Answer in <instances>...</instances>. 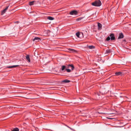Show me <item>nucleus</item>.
<instances>
[{"instance_id": "6", "label": "nucleus", "mask_w": 131, "mask_h": 131, "mask_svg": "<svg viewBox=\"0 0 131 131\" xmlns=\"http://www.w3.org/2000/svg\"><path fill=\"white\" fill-rule=\"evenodd\" d=\"M123 75V73L121 72H116L115 73V75L116 76L122 75Z\"/></svg>"}, {"instance_id": "19", "label": "nucleus", "mask_w": 131, "mask_h": 131, "mask_svg": "<svg viewBox=\"0 0 131 131\" xmlns=\"http://www.w3.org/2000/svg\"><path fill=\"white\" fill-rule=\"evenodd\" d=\"M48 19L49 20H52L54 19V18L50 16H48L47 17Z\"/></svg>"}, {"instance_id": "11", "label": "nucleus", "mask_w": 131, "mask_h": 131, "mask_svg": "<svg viewBox=\"0 0 131 131\" xmlns=\"http://www.w3.org/2000/svg\"><path fill=\"white\" fill-rule=\"evenodd\" d=\"M87 48H89V49H94L95 48V46H94L93 45L87 46Z\"/></svg>"}, {"instance_id": "12", "label": "nucleus", "mask_w": 131, "mask_h": 131, "mask_svg": "<svg viewBox=\"0 0 131 131\" xmlns=\"http://www.w3.org/2000/svg\"><path fill=\"white\" fill-rule=\"evenodd\" d=\"M50 31L49 30H45L44 31V33L47 35H49L50 32Z\"/></svg>"}, {"instance_id": "25", "label": "nucleus", "mask_w": 131, "mask_h": 131, "mask_svg": "<svg viewBox=\"0 0 131 131\" xmlns=\"http://www.w3.org/2000/svg\"><path fill=\"white\" fill-rule=\"evenodd\" d=\"M19 65H14V67L15 68L16 67H19Z\"/></svg>"}, {"instance_id": "3", "label": "nucleus", "mask_w": 131, "mask_h": 131, "mask_svg": "<svg viewBox=\"0 0 131 131\" xmlns=\"http://www.w3.org/2000/svg\"><path fill=\"white\" fill-rule=\"evenodd\" d=\"M110 36L111 37L110 38L111 40H115V37L114 34L111 33L110 35Z\"/></svg>"}, {"instance_id": "14", "label": "nucleus", "mask_w": 131, "mask_h": 131, "mask_svg": "<svg viewBox=\"0 0 131 131\" xmlns=\"http://www.w3.org/2000/svg\"><path fill=\"white\" fill-rule=\"evenodd\" d=\"M70 81L68 80L67 79H65L64 80H63L62 81V82L66 83H69L70 82Z\"/></svg>"}, {"instance_id": "16", "label": "nucleus", "mask_w": 131, "mask_h": 131, "mask_svg": "<svg viewBox=\"0 0 131 131\" xmlns=\"http://www.w3.org/2000/svg\"><path fill=\"white\" fill-rule=\"evenodd\" d=\"M112 52V50L111 49H108L106 50L105 53L108 54Z\"/></svg>"}, {"instance_id": "7", "label": "nucleus", "mask_w": 131, "mask_h": 131, "mask_svg": "<svg viewBox=\"0 0 131 131\" xmlns=\"http://www.w3.org/2000/svg\"><path fill=\"white\" fill-rule=\"evenodd\" d=\"M66 67L65 66L63 65L61 66V70L62 71L64 72L66 71Z\"/></svg>"}, {"instance_id": "28", "label": "nucleus", "mask_w": 131, "mask_h": 131, "mask_svg": "<svg viewBox=\"0 0 131 131\" xmlns=\"http://www.w3.org/2000/svg\"><path fill=\"white\" fill-rule=\"evenodd\" d=\"M19 22L18 21H17L15 22V23H18Z\"/></svg>"}, {"instance_id": "9", "label": "nucleus", "mask_w": 131, "mask_h": 131, "mask_svg": "<svg viewBox=\"0 0 131 131\" xmlns=\"http://www.w3.org/2000/svg\"><path fill=\"white\" fill-rule=\"evenodd\" d=\"M98 29L99 30H101L102 29V25L99 23H98Z\"/></svg>"}, {"instance_id": "1", "label": "nucleus", "mask_w": 131, "mask_h": 131, "mask_svg": "<svg viewBox=\"0 0 131 131\" xmlns=\"http://www.w3.org/2000/svg\"><path fill=\"white\" fill-rule=\"evenodd\" d=\"M102 3L100 0H97L92 4V5L96 6H100L101 5Z\"/></svg>"}, {"instance_id": "24", "label": "nucleus", "mask_w": 131, "mask_h": 131, "mask_svg": "<svg viewBox=\"0 0 131 131\" xmlns=\"http://www.w3.org/2000/svg\"><path fill=\"white\" fill-rule=\"evenodd\" d=\"M14 67V66H7L6 67V68H13Z\"/></svg>"}, {"instance_id": "2", "label": "nucleus", "mask_w": 131, "mask_h": 131, "mask_svg": "<svg viewBox=\"0 0 131 131\" xmlns=\"http://www.w3.org/2000/svg\"><path fill=\"white\" fill-rule=\"evenodd\" d=\"M71 15H77L78 14V12L76 10H73L71 11L69 13Z\"/></svg>"}, {"instance_id": "18", "label": "nucleus", "mask_w": 131, "mask_h": 131, "mask_svg": "<svg viewBox=\"0 0 131 131\" xmlns=\"http://www.w3.org/2000/svg\"><path fill=\"white\" fill-rule=\"evenodd\" d=\"M35 1H33L31 2H30L29 3V4L31 6L34 5V2H35Z\"/></svg>"}, {"instance_id": "8", "label": "nucleus", "mask_w": 131, "mask_h": 131, "mask_svg": "<svg viewBox=\"0 0 131 131\" xmlns=\"http://www.w3.org/2000/svg\"><path fill=\"white\" fill-rule=\"evenodd\" d=\"M41 39L38 37H35V38L33 39V41H39V40H41Z\"/></svg>"}, {"instance_id": "23", "label": "nucleus", "mask_w": 131, "mask_h": 131, "mask_svg": "<svg viewBox=\"0 0 131 131\" xmlns=\"http://www.w3.org/2000/svg\"><path fill=\"white\" fill-rule=\"evenodd\" d=\"M110 37L108 36L106 38V40L107 41H108L110 40Z\"/></svg>"}, {"instance_id": "21", "label": "nucleus", "mask_w": 131, "mask_h": 131, "mask_svg": "<svg viewBox=\"0 0 131 131\" xmlns=\"http://www.w3.org/2000/svg\"><path fill=\"white\" fill-rule=\"evenodd\" d=\"M83 17H81L78 18L76 19V20L77 21H78L81 20V19H83Z\"/></svg>"}, {"instance_id": "4", "label": "nucleus", "mask_w": 131, "mask_h": 131, "mask_svg": "<svg viewBox=\"0 0 131 131\" xmlns=\"http://www.w3.org/2000/svg\"><path fill=\"white\" fill-rule=\"evenodd\" d=\"M9 6V5L8 6H7L6 8L4 9L1 12V15H3L6 12V11L8 9Z\"/></svg>"}, {"instance_id": "5", "label": "nucleus", "mask_w": 131, "mask_h": 131, "mask_svg": "<svg viewBox=\"0 0 131 131\" xmlns=\"http://www.w3.org/2000/svg\"><path fill=\"white\" fill-rule=\"evenodd\" d=\"M124 37V35L122 32H121L119 33V36L118 37V39H122Z\"/></svg>"}, {"instance_id": "20", "label": "nucleus", "mask_w": 131, "mask_h": 131, "mask_svg": "<svg viewBox=\"0 0 131 131\" xmlns=\"http://www.w3.org/2000/svg\"><path fill=\"white\" fill-rule=\"evenodd\" d=\"M80 33L79 32H78L76 33V35L77 36L78 38H79L80 37L79 36H80Z\"/></svg>"}, {"instance_id": "27", "label": "nucleus", "mask_w": 131, "mask_h": 131, "mask_svg": "<svg viewBox=\"0 0 131 131\" xmlns=\"http://www.w3.org/2000/svg\"><path fill=\"white\" fill-rule=\"evenodd\" d=\"M99 113H101V114H105L104 113H101V112H98Z\"/></svg>"}, {"instance_id": "26", "label": "nucleus", "mask_w": 131, "mask_h": 131, "mask_svg": "<svg viewBox=\"0 0 131 131\" xmlns=\"http://www.w3.org/2000/svg\"><path fill=\"white\" fill-rule=\"evenodd\" d=\"M123 41H124V42H126V40L125 39H123Z\"/></svg>"}, {"instance_id": "29", "label": "nucleus", "mask_w": 131, "mask_h": 131, "mask_svg": "<svg viewBox=\"0 0 131 131\" xmlns=\"http://www.w3.org/2000/svg\"><path fill=\"white\" fill-rule=\"evenodd\" d=\"M43 85H47L46 84H43Z\"/></svg>"}, {"instance_id": "13", "label": "nucleus", "mask_w": 131, "mask_h": 131, "mask_svg": "<svg viewBox=\"0 0 131 131\" xmlns=\"http://www.w3.org/2000/svg\"><path fill=\"white\" fill-rule=\"evenodd\" d=\"M69 50L70 52L73 53L77 52V50L73 49H69Z\"/></svg>"}, {"instance_id": "22", "label": "nucleus", "mask_w": 131, "mask_h": 131, "mask_svg": "<svg viewBox=\"0 0 131 131\" xmlns=\"http://www.w3.org/2000/svg\"><path fill=\"white\" fill-rule=\"evenodd\" d=\"M66 71L68 72H71V70L70 69H66Z\"/></svg>"}, {"instance_id": "10", "label": "nucleus", "mask_w": 131, "mask_h": 131, "mask_svg": "<svg viewBox=\"0 0 131 131\" xmlns=\"http://www.w3.org/2000/svg\"><path fill=\"white\" fill-rule=\"evenodd\" d=\"M68 67H71V70H73L74 69V67L73 65L72 64H69L68 65Z\"/></svg>"}, {"instance_id": "17", "label": "nucleus", "mask_w": 131, "mask_h": 131, "mask_svg": "<svg viewBox=\"0 0 131 131\" xmlns=\"http://www.w3.org/2000/svg\"><path fill=\"white\" fill-rule=\"evenodd\" d=\"M19 129L18 128H14L11 131H19Z\"/></svg>"}, {"instance_id": "15", "label": "nucleus", "mask_w": 131, "mask_h": 131, "mask_svg": "<svg viewBox=\"0 0 131 131\" xmlns=\"http://www.w3.org/2000/svg\"><path fill=\"white\" fill-rule=\"evenodd\" d=\"M26 59L29 62H30V60L29 58V55H27L26 56Z\"/></svg>"}]
</instances>
